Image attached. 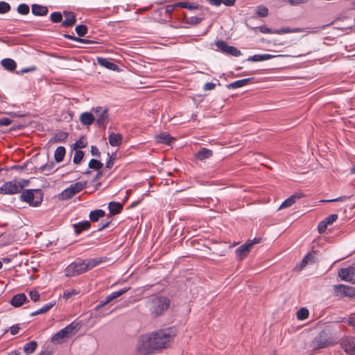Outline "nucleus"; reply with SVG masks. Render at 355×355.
Segmentation results:
<instances>
[{"label":"nucleus","instance_id":"1","mask_svg":"<svg viewBox=\"0 0 355 355\" xmlns=\"http://www.w3.org/2000/svg\"><path fill=\"white\" fill-rule=\"evenodd\" d=\"M169 300L166 297L153 296L146 302V307L150 314L153 317H157L163 314L169 306Z\"/></svg>","mask_w":355,"mask_h":355},{"label":"nucleus","instance_id":"2","mask_svg":"<svg viewBox=\"0 0 355 355\" xmlns=\"http://www.w3.org/2000/svg\"><path fill=\"white\" fill-rule=\"evenodd\" d=\"M156 349L164 348L173 340L175 334L172 329H166L157 332H153Z\"/></svg>","mask_w":355,"mask_h":355},{"label":"nucleus","instance_id":"3","mask_svg":"<svg viewBox=\"0 0 355 355\" xmlns=\"http://www.w3.org/2000/svg\"><path fill=\"white\" fill-rule=\"evenodd\" d=\"M28 184L29 181L24 179L9 181L0 187V193L5 195L19 193L24 187L28 186Z\"/></svg>","mask_w":355,"mask_h":355},{"label":"nucleus","instance_id":"4","mask_svg":"<svg viewBox=\"0 0 355 355\" xmlns=\"http://www.w3.org/2000/svg\"><path fill=\"white\" fill-rule=\"evenodd\" d=\"M137 349L141 354H150L157 349L153 334H146L141 335L137 341Z\"/></svg>","mask_w":355,"mask_h":355},{"label":"nucleus","instance_id":"5","mask_svg":"<svg viewBox=\"0 0 355 355\" xmlns=\"http://www.w3.org/2000/svg\"><path fill=\"white\" fill-rule=\"evenodd\" d=\"M20 199L28 203L30 206L37 207L42 203L43 196L40 190L27 189L21 193Z\"/></svg>","mask_w":355,"mask_h":355},{"label":"nucleus","instance_id":"6","mask_svg":"<svg viewBox=\"0 0 355 355\" xmlns=\"http://www.w3.org/2000/svg\"><path fill=\"white\" fill-rule=\"evenodd\" d=\"M77 331L76 327L73 324H70L66 327L62 329L57 332L52 338L51 341L53 343L59 344L63 343L66 339L71 338Z\"/></svg>","mask_w":355,"mask_h":355},{"label":"nucleus","instance_id":"7","mask_svg":"<svg viewBox=\"0 0 355 355\" xmlns=\"http://www.w3.org/2000/svg\"><path fill=\"white\" fill-rule=\"evenodd\" d=\"M92 110L97 124L105 128L109 121L107 110L105 107H97Z\"/></svg>","mask_w":355,"mask_h":355},{"label":"nucleus","instance_id":"8","mask_svg":"<svg viewBox=\"0 0 355 355\" xmlns=\"http://www.w3.org/2000/svg\"><path fill=\"white\" fill-rule=\"evenodd\" d=\"M260 239H254L253 240H250L247 241L245 243L243 244L240 247H239L236 250V257L239 260L243 259L250 252L252 247L256 244L259 243Z\"/></svg>","mask_w":355,"mask_h":355},{"label":"nucleus","instance_id":"9","mask_svg":"<svg viewBox=\"0 0 355 355\" xmlns=\"http://www.w3.org/2000/svg\"><path fill=\"white\" fill-rule=\"evenodd\" d=\"M85 186V183L78 182L75 184L70 185L68 188L64 189L62 193L61 197L62 199H68L73 196L76 193L82 191Z\"/></svg>","mask_w":355,"mask_h":355},{"label":"nucleus","instance_id":"10","mask_svg":"<svg viewBox=\"0 0 355 355\" xmlns=\"http://www.w3.org/2000/svg\"><path fill=\"white\" fill-rule=\"evenodd\" d=\"M334 291L335 295L338 297H352L355 295V288L345 284L335 285Z\"/></svg>","mask_w":355,"mask_h":355},{"label":"nucleus","instance_id":"11","mask_svg":"<svg viewBox=\"0 0 355 355\" xmlns=\"http://www.w3.org/2000/svg\"><path fill=\"white\" fill-rule=\"evenodd\" d=\"M217 48L223 53L238 57L241 55L240 50L234 46H229L225 41L219 40L216 42Z\"/></svg>","mask_w":355,"mask_h":355},{"label":"nucleus","instance_id":"12","mask_svg":"<svg viewBox=\"0 0 355 355\" xmlns=\"http://www.w3.org/2000/svg\"><path fill=\"white\" fill-rule=\"evenodd\" d=\"M83 262L72 263L65 269V275L67 277H73L85 272Z\"/></svg>","mask_w":355,"mask_h":355},{"label":"nucleus","instance_id":"13","mask_svg":"<svg viewBox=\"0 0 355 355\" xmlns=\"http://www.w3.org/2000/svg\"><path fill=\"white\" fill-rule=\"evenodd\" d=\"M339 277L346 282H353L355 277V268L353 266L342 268L338 271Z\"/></svg>","mask_w":355,"mask_h":355},{"label":"nucleus","instance_id":"14","mask_svg":"<svg viewBox=\"0 0 355 355\" xmlns=\"http://www.w3.org/2000/svg\"><path fill=\"white\" fill-rule=\"evenodd\" d=\"M342 347L345 352L353 355L355 352V342L353 338H346L342 341Z\"/></svg>","mask_w":355,"mask_h":355},{"label":"nucleus","instance_id":"15","mask_svg":"<svg viewBox=\"0 0 355 355\" xmlns=\"http://www.w3.org/2000/svg\"><path fill=\"white\" fill-rule=\"evenodd\" d=\"M303 196L302 193H295L286 199L280 205L279 209H285L294 205L297 200L300 199Z\"/></svg>","mask_w":355,"mask_h":355},{"label":"nucleus","instance_id":"16","mask_svg":"<svg viewBox=\"0 0 355 355\" xmlns=\"http://www.w3.org/2000/svg\"><path fill=\"white\" fill-rule=\"evenodd\" d=\"M284 55H272V54H257L253 56H250L248 58V61L252 62H261L267 60H270L277 57H283Z\"/></svg>","mask_w":355,"mask_h":355},{"label":"nucleus","instance_id":"17","mask_svg":"<svg viewBox=\"0 0 355 355\" xmlns=\"http://www.w3.org/2000/svg\"><path fill=\"white\" fill-rule=\"evenodd\" d=\"M97 62L102 67H104L108 69L118 71L119 70V67L110 62L108 59L104 58H97Z\"/></svg>","mask_w":355,"mask_h":355},{"label":"nucleus","instance_id":"18","mask_svg":"<svg viewBox=\"0 0 355 355\" xmlns=\"http://www.w3.org/2000/svg\"><path fill=\"white\" fill-rule=\"evenodd\" d=\"M155 139L158 144H170L175 139L171 137L167 132H162L155 137Z\"/></svg>","mask_w":355,"mask_h":355},{"label":"nucleus","instance_id":"19","mask_svg":"<svg viewBox=\"0 0 355 355\" xmlns=\"http://www.w3.org/2000/svg\"><path fill=\"white\" fill-rule=\"evenodd\" d=\"M95 121V116L91 112H83L80 116V121L84 125H90Z\"/></svg>","mask_w":355,"mask_h":355},{"label":"nucleus","instance_id":"20","mask_svg":"<svg viewBox=\"0 0 355 355\" xmlns=\"http://www.w3.org/2000/svg\"><path fill=\"white\" fill-rule=\"evenodd\" d=\"M64 15L65 17V19L62 21L64 27H70L76 23V20L73 12L64 11Z\"/></svg>","mask_w":355,"mask_h":355},{"label":"nucleus","instance_id":"21","mask_svg":"<svg viewBox=\"0 0 355 355\" xmlns=\"http://www.w3.org/2000/svg\"><path fill=\"white\" fill-rule=\"evenodd\" d=\"M26 296L24 293H19L12 297L10 300L11 304L15 307H19L26 301Z\"/></svg>","mask_w":355,"mask_h":355},{"label":"nucleus","instance_id":"22","mask_svg":"<svg viewBox=\"0 0 355 355\" xmlns=\"http://www.w3.org/2000/svg\"><path fill=\"white\" fill-rule=\"evenodd\" d=\"M83 262V267L85 269V271H87L94 267L96 266L98 264L102 262V260L101 259H90L85 260Z\"/></svg>","mask_w":355,"mask_h":355},{"label":"nucleus","instance_id":"23","mask_svg":"<svg viewBox=\"0 0 355 355\" xmlns=\"http://www.w3.org/2000/svg\"><path fill=\"white\" fill-rule=\"evenodd\" d=\"M32 12L37 16H44L48 12V8L46 6H40L38 4H33L32 6Z\"/></svg>","mask_w":355,"mask_h":355},{"label":"nucleus","instance_id":"24","mask_svg":"<svg viewBox=\"0 0 355 355\" xmlns=\"http://www.w3.org/2000/svg\"><path fill=\"white\" fill-rule=\"evenodd\" d=\"M130 288H123L120 289L119 291L112 293L110 295L106 297L105 303H110L117 297L121 296L124 293H125Z\"/></svg>","mask_w":355,"mask_h":355},{"label":"nucleus","instance_id":"25","mask_svg":"<svg viewBox=\"0 0 355 355\" xmlns=\"http://www.w3.org/2000/svg\"><path fill=\"white\" fill-rule=\"evenodd\" d=\"M122 136L120 134L112 132L109 135V144L112 146H118L121 144Z\"/></svg>","mask_w":355,"mask_h":355},{"label":"nucleus","instance_id":"26","mask_svg":"<svg viewBox=\"0 0 355 355\" xmlns=\"http://www.w3.org/2000/svg\"><path fill=\"white\" fill-rule=\"evenodd\" d=\"M311 345L313 349L323 348L327 346V341L322 336H320L312 341Z\"/></svg>","mask_w":355,"mask_h":355},{"label":"nucleus","instance_id":"27","mask_svg":"<svg viewBox=\"0 0 355 355\" xmlns=\"http://www.w3.org/2000/svg\"><path fill=\"white\" fill-rule=\"evenodd\" d=\"M251 78H245L242 80H236L233 83H231L227 85L228 89H237L242 87L246 85L250 81Z\"/></svg>","mask_w":355,"mask_h":355},{"label":"nucleus","instance_id":"28","mask_svg":"<svg viewBox=\"0 0 355 355\" xmlns=\"http://www.w3.org/2000/svg\"><path fill=\"white\" fill-rule=\"evenodd\" d=\"M212 155V151L207 148H202L196 154V157L199 160H204L210 157Z\"/></svg>","mask_w":355,"mask_h":355},{"label":"nucleus","instance_id":"29","mask_svg":"<svg viewBox=\"0 0 355 355\" xmlns=\"http://www.w3.org/2000/svg\"><path fill=\"white\" fill-rule=\"evenodd\" d=\"M108 209L112 214H118L123 209V205L116 202H110L108 205Z\"/></svg>","mask_w":355,"mask_h":355},{"label":"nucleus","instance_id":"30","mask_svg":"<svg viewBox=\"0 0 355 355\" xmlns=\"http://www.w3.org/2000/svg\"><path fill=\"white\" fill-rule=\"evenodd\" d=\"M89 227L90 223L87 220L73 225V227L76 234H79L82 231L88 229Z\"/></svg>","mask_w":355,"mask_h":355},{"label":"nucleus","instance_id":"31","mask_svg":"<svg viewBox=\"0 0 355 355\" xmlns=\"http://www.w3.org/2000/svg\"><path fill=\"white\" fill-rule=\"evenodd\" d=\"M66 150L64 147L59 146L58 147L54 153V157L57 162H60L63 160L64 157L65 155Z\"/></svg>","mask_w":355,"mask_h":355},{"label":"nucleus","instance_id":"32","mask_svg":"<svg viewBox=\"0 0 355 355\" xmlns=\"http://www.w3.org/2000/svg\"><path fill=\"white\" fill-rule=\"evenodd\" d=\"M1 65L8 71H12L16 68L15 62L10 58H6L1 60Z\"/></svg>","mask_w":355,"mask_h":355},{"label":"nucleus","instance_id":"33","mask_svg":"<svg viewBox=\"0 0 355 355\" xmlns=\"http://www.w3.org/2000/svg\"><path fill=\"white\" fill-rule=\"evenodd\" d=\"M105 216V211L102 209L92 211L89 214V218L93 222H96L101 217Z\"/></svg>","mask_w":355,"mask_h":355},{"label":"nucleus","instance_id":"34","mask_svg":"<svg viewBox=\"0 0 355 355\" xmlns=\"http://www.w3.org/2000/svg\"><path fill=\"white\" fill-rule=\"evenodd\" d=\"M37 347V343L35 341H31L24 345V351L26 354H32L35 352Z\"/></svg>","mask_w":355,"mask_h":355},{"label":"nucleus","instance_id":"35","mask_svg":"<svg viewBox=\"0 0 355 355\" xmlns=\"http://www.w3.org/2000/svg\"><path fill=\"white\" fill-rule=\"evenodd\" d=\"M314 260H315V257L313 254H307L304 257V259H302V261H301L300 264V270H302L304 267H305L307 264L310 263H313L314 262Z\"/></svg>","mask_w":355,"mask_h":355},{"label":"nucleus","instance_id":"36","mask_svg":"<svg viewBox=\"0 0 355 355\" xmlns=\"http://www.w3.org/2000/svg\"><path fill=\"white\" fill-rule=\"evenodd\" d=\"M55 302H49L44 305L41 309L37 310L35 312L32 313V315H36L39 314H42L46 313L49 310H50L54 305Z\"/></svg>","mask_w":355,"mask_h":355},{"label":"nucleus","instance_id":"37","mask_svg":"<svg viewBox=\"0 0 355 355\" xmlns=\"http://www.w3.org/2000/svg\"><path fill=\"white\" fill-rule=\"evenodd\" d=\"M256 15L258 17H266L268 15V9L264 6H259L256 8Z\"/></svg>","mask_w":355,"mask_h":355},{"label":"nucleus","instance_id":"38","mask_svg":"<svg viewBox=\"0 0 355 355\" xmlns=\"http://www.w3.org/2000/svg\"><path fill=\"white\" fill-rule=\"evenodd\" d=\"M79 293H80V291L76 290V289L66 290L63 293V298H64L65 300L72 298L73 297L78 295Z\"/></svg>","mask_w":355,"mask_h":355},{"label":"nucleus","instance_id":"39","mask_svg":"<svg viewBox=\"0 0 355 355\" xmlns=\"http://www.w3.org/2000/svg\"><path fill=\"white\" fill-rule=\"evenodd\" d=\"M67 137H68V134L67 132H60L56 133L53 136V140L55 142H61V141H64L67 138Z\"/></svg>","mask_w":355,"mask_h":355},{"label":"nucleus","instance_id":"40","mask_svg":"<svg viewBox=\"0 0 355 355\" xmlns=\"http://www.w3.org/2000/svg\"><path fill=\"white\" fill-rule=\"evenodd\" d=\"M53 168V164L51 163L49 164H44V165L41 166L38 168V170L40 172L44 173L46 175H48L52 171Z\"/></svg>","mask_w":355,"mask_h":355},{"label":"nucleus","instance_id":"41","mask_svg":"<svg viewBox=\"0 0 355 355\" xmlns=\"http://www.w3.org/2000/svg\"><path fill=\"white\" fill-rule=\"evenodd\" d=\"M103 166V164L97 159H92L89 163V167L95 170H98Z\"/></svg>","mask_w":355,"mask_h":355},{"label":"nucleus","instance_id":"42","mask_svg":"<svg viewBox=\"0 0 355 355\" xmlns=\"http://www.w3.org/2000/svg\"><path fill=\"white\" fill-rule=\"evenodd\" d=\"M349 198H350L349 196H343L338 197L337 198H334V199L322 200L320 202H345Z\"/></svg>","mask_w":355,"mask_h":355},{"label":"nucleus","instance_id":"43","mask_svg":"<svg viewBox=\"0 0 355 355\" xmlns=\"http://www.w3.org/2000/svg\"><path fill=\"white\" fill-rule=\"evenodd\" d=\"M309 315V311L305 308L300 309L297 313V317L299 320H304Z\"/></svg>","mask_w":355,"mask_h":355},{"label":"nucleus","instance_id":"44","mask_svg":"<svg viewBox=\"0 0 355 355\" xmlns=\"http://www.w3.org/2000/svg\"><path fill=\"white\" fill-rule=\"evenodd\" d=\"M84 157V153L81 150H76L73 157V162L75 164H79Z\"/></svg>","mask_w":355,"mask_h":355},{"label":"nucleus","instance_id":"45","mask_svg":"<svg viewBox=\"0 0 355 355\" xmlns=\"http://www.w3.org/2000/svg\"><path fill=\"white\" fill-rule=\"evenodd\" d=\"M76 32L79 36H84L87 32V28L85 25H78L76 27Z\"/></svg>","mask_w":355,"mask_h":355},{"label":"nucleus","instance_id":"46","mask_svg":"<svg viewBox=\"0 0 355 355\" xmlns=\"http://www.w3.org/2000/svg\"><path fill=\"white\" fill-rule=\"evenodd\" d=\"M62 19V15L59 12H55L51 15V20L54 23L61 21Z\"/></svg>","mask_w":355,"mask_h":355},{"label":"nucleus","instance_id":"47","mask_svg":"<svg viewBox=\"0 0 355 355\" xmlns=\"http://www.w3.org/2000/svg\"><path fill=\"white\" fill-rule=\"evenodd\" d=\"M17 11L21 15H26L29 12V7L26 4H20L17 8Z\"/></svg>","mask_w":355,"mask_h":355},{"label":"nucleus","instance_id":"48","mask_svg":"<svg viewBox=\"0 0 355 355\" xmlns=\"http://www.w3.org/2000/svg\"><path fill=\"white\" fill-rule=\"evenodd\" d=\"M10 9V5L4 1L0 2V13H6Z\"/></svg>","mask_w":355,"mask_h":355},{"label":"nucleus","instance_id":"49","mask_svg":"<svg viewBox=\"0 0 355 355\" xmlns=\"http://www.w3.org/2000/svg\"><path fill=\"white\" fill-rule=\"evenodd\" d=\"M337 218H338V215L334 214H331L330 216H329L328 217L324 218V221L326 223V224H327L329 225L332 224L334 222H335L337 220Z\"/></svg>","mask_w":355,"mask_h":355},{"label":"nucleus","instance_id":"50","mask_svg":"<svg viewBox=\"0 0 355 355\" xmlns=\"http://www.w3.org/2000/svg\"><path fill=\"white\" fill-rule=\"evenodd\" d=\"M175 6H179L181 8H188L189 10H193L196 8V6L191 5L189 3H187V2H179L176 4H175Z\"/></svg>","mask_w":355,"mask_h":355},{"label":"nucleus","instance_id":"51","mask_svg":"<svg viewBox=\"0 0 355 355\" xmlns=\"http://www.w3.org/2000/svg\"><path fill=\"white\" fill-rule=\"evenodd\" d=\"M87 146V142L84 139H80L78 141H77L75 144H74V148L76 149V148H85V146Z\"/></svg>","mask_w":355,"mask_h":355},{"label":"nucleus","instance_id":"52","mask_svg":"<svg viewBox=\"0 0 355 355\" xmlns=\"http://www.w3.org/2000/svg\"><path fill=\"white\" fill-rule=\"evenodd\" d=\"M29 295H30V297L31 299L33 301V302H37L40 299V294L38 292L35 291H32L29 293Z\"/></svg>","mask_w":355,"mask_h":355},{"label":"nucleus","instance_id":"53","mask_svg":"<svg viewBox=\"0 0 355 355\" xmlns=\"http://www.w3.org/2000/svg\"><path fill=\"white\" fill-rule=\"evenodd\" d=\"M262 33H274V30L269 28L265 26H261L257 28Z\"/></svg>","mask_w":355,"mask_h":355},{"label":"nucleus","instance_id":"54","mask_svg":"<svg viewBox=\"0 0 355 355\" xmlns=\"http://www.w3.org/2000/svg\"><path fill=\"white\" fill-rule=\"evenodd\" d=\"M328 225L326 224V223L324 221V220L322 221H321L319 224H318V232L320 233H322L324 232L327 227Z\"/></svg>","mask_w":355,"mask_h":355},{"label":"nucleus","instance_id":"55","mask_svg":"<svg viewBox=\"0 0 355 355\" xmlns=\"http://www.w3.org/2000/svg\"><path fill=\"white\" fill-rule=\"evenodd\" d=\"M308 1V0H288V2L291 6H298L300 4L306 3Z\"/></svg>","mask_w":355,"mask_h":355},{"label":"nucleus","instance_id":"56","mask_svg":"<svg viewBox=\"0 0 355 355\" xmlns=\"http://www.w3.org/2000/svg\"><path fill=\"white\" fill-rule=\"evenodd\" d=\"M291 33V28H284L279 30H274L275 34H284V33Z\"/></svg>","mask_w":355,"mask_h":355},{"label":"nucleus","instance_id":"57","mask_svg":"<svg viewBox=\"0 0 355 355\" xmlns=\"http://www.w3.org/2000/svg\"><path fill=\"white\" fill-rule=\"evenodd\" d=\"M216 87V84L213 83H207L203 86V89L205 91L214 89Z\"/></svg>","mask_w":355,"mask_h":355},{"label":"nucleus","instance_id":"58","mask_svg":"<svg viewBox=\"0 0 355 355\" xmlns=\"http://www.w3.org/2000/svg\"><path fill=\"white\" fill-rule=\"evenodd\" d=\"M11 120L8 118H3L0 120V125L7 126L11 123Z\"/></svg>","mask_w":355,"mask_h":355},{"label":"nucleus","instance_id":"59","mask_svg":"<svg viewBox=\"0 0 355 355\" xmlns=\"http://www.w3.org/2000/svg\"><path fill=\"white\" fill-rule=\"evenodd\" d=\"M19 327L18 324H16V325H13L10 327V333L12 335H15L17 334H18L19 331Z\"/></svg>","mask_w":355,"mask_h":355},{"label":"nucleus","instance_id":"60","mask_svg":"<svg viewBox=\"0 0 355 355\" xmlns=\"http://www.w3.org/2000/svg\"><path fill=\"white\" fill-rule=\"evenodd\" d=\"M236 0H221V4H224L227 6H233L235 3Z\"/></svg>","mask_w":355,"mask_h":355},{"label":"nucleus","instance_id":"61","mask_svg":"<svg viewBox=\"0 0 355 355\" xmlns=\"http://www.w3.org/2000/svg\"><path fill=\"white\" fill-rule=\"evenodd\" d=\"M67 37H69L71 40H73L75 41H78V42H80L83 43H89L90 42L89 40H86L85 39H80V38L76 37L74 36H67Z\"/></svg>","mask_w":355,"mask_h":355},{"label":"nucleus","instance_id":"62","mask_svg":"<svg viewBox=\"0 0 355 355\" xmlns=\"http://www.w3.org/2000/svg\"><path fill=\"white\" fill-rule=\"evenodd\" d=\"M91 153L93 155H99V154H100L98 149L96 146H92L91 148Z\"/></svg>","mask_w":355,"mask_h":355},{"label":"nucleus","instance_id":"63","mask_svg":"<svg viewBox=\"0 0 355 355\" xmlns=\"http://www.w3.org/2000/svg\"><path fill=\"white\" fill-rule=\"evenodd\" d=\"M208 1L214 6H218L221 5V0H208Z\"/></svg>","mask_w":355,"mask_h":355},{"label":"nucleus","instance_id":"64","mask_svg":"<svg viewBox=\"0 0 355 355\" xmlns=\"http://www.w3.org/2000/svg\"><path fill=\"white\" fill-rule=\"evenodd\" d=\"M107 303H105V299L104 300H102L97 306L96 309L98 310L103 306L106 305Z\"/></svg>","mask_w":355,"mask_h":355}]
</instances>
